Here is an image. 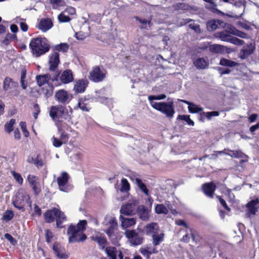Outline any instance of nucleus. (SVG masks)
<instances>
[{
    "label": "nucleus",
    "mask_w": 259,
    "mask_h": 259,
    "mask_svg": "<svg viewBox=\"0 0 259 259\" xmlns=\"http://www.w3.org/2000/svg\"><path fill=\"white\" fill-rule=\"evenodd\" d=\"M77 106L79 109L84 112H89L91 109L90 106H88V103L83 102L81 101H78Z\"/></svg>",
    "instance_id": "52"
},
{
    "label": "nucleus",
    "mask_w": 259,
    "mask_h": 259,
    "mask_svg": "<svg viewBox=\"0 0 259 259\" xmlns=\"http://www.w3.org/2000/svg\"><path fill=\"white\" fill-rule=\"evenodd\" d=\"M106 71L104 69H101L100 66H96L93 67L90 72L89 78L93 82H102L106 77Z\"/></svg>",
    "instance_id": "6"
},
{
    "label": "nucleus",
    "mask_w": 259,
    "mask_h": 259,
    "mask_svg": "<svg viewBox=\"0 0 259 259\" xmlns=\"http://www.w3.org/2000/svg\"><path fill=\"white\" fill-rule=\"evenodd\" d=\"M60 78L61 82L64 84L72 82L73 80V76L72 71L70 69L64 70L62 73Z\"/></svg>",
    "instance_id": "24"
},
{
    "label": "nucleus",
    "mask_w": 259,
    "mask_h": 259,
    "mask_svg": "<svg viewBox=\"0 0 259 259\" xmlns=\"http://www.w3.org/2000/svg\"><path fill=\"white\" fill-rule=\"evenodd\" d=\"M60 74V72H59L57 70L53 76H52L50 73H47L43 75H38L36 76L37 83L39 87H41L46 83L48 84V82L50 80H52L53 82L55 81H57L59 79Z\"/></svg>",
    "instance_id": "9"
},
{
    "label": "nucleus",
    "mask_w": 259,
    "mask_h": 259,
    "mask_svg": "<svg viewBox=\"0 0 259 259\" xmlns=\"http://www.w3.org/2000/svg\"><path fill=\"white\" fill-rule=\"evenodd\" d=\"M124 235L134 246L141 245L143 242L144 238L140 236L135 230H126Z\"/></svg>",
    "instance_id": "8"
},
{
    "label": "nucleus",
    "mask_w": 259,
    "mask_h": 259,
    "mask_svg": "<svg viewBox=\"0 0 259 259\" xmlns=\"http://www.w3.org/2000/svg\"><path fill=\"white\" fill-rule=\"evenodd\" d=\"M12 203L19 210H24L26 204H27L31 209L32 208V201L27 193L18 192L13 200Z\"/></svg>",
    "instance_id": "5"
},
{
    "label": "nucleus",
    "mask_w": 259,
    "mask_h": 259,
    "mask_svg": "<svg viewBox=\"0 0 259 259\" xmlns=\"http://www.w3.org/2000/svg\"><path fill=\"white\" fill-rule=\"evenodd\" d=\"M119 220L121 226L123 229H126L135 225L136 223V219L135 218H126L120 215Z\"/></svg>",
    "instance_id": "21"
},
{
    "label": "nucleus",
    "mask_w": 259,
    "mask_h": 259,
    "mask_svg": "<svg viewBox=\"0 0 259 259\" xmlns=\"http://www.w3.org/2000/svg\"><path fill=\"white\" fill-rule=\"evenodd\" d=\"M16 123L15 119H11L9 121L7 122L5 124V131L10 134L13 131V127Z\"/></svg>",
    "instance_id": "47"
},
{
    "label": "nucleus",
    "mask_w": 259,
    "mask_h": 259,
    "mask_svg": "<svg viewBox=\"0 0 259 259\" xmlns=\"http://www.w3.org/2000/svg\"><path fill=\"white\" fill-rule=\"evenodd\" d=\"M225 28H226V30L229 32L231 35H235L236 33L238 30L233 25L227 23H226Z\"/></svg>",
    "instance_id": "54"
},
{
    "label": "nucleus",
    "mask_w": 259,
    "mask_h": 259,
    "mask_svg": "<svg viewBox=\"0 0 259 259\" xmlns=\"http://www.w3.org/2000/svg\"><path fill=\"white\" fill-rule=\"evenodd\" d=\"M93 240L96 242L99 245V249L102 250H105L108 244L107 240L106 238L100 236H96L93 238Z\"/></svg>",
    "instance_id": "33"
},
{
    "label": "nucleus",
    "mask_w": 259,
    "mask_h": 259,
    "mask_svg": "<svg viewBox=\"0 0 259 259\" xmlns=\"http://www.w3.org/2000/svg\"><path fill=\"white\" fill-rule=\"evenodd\" d=\"M49 115L54 121L64 120L69 121L71 119L68 109L62 105L51 106Z\"/></svg>",
    "instance_id": "2"
},
{
    "label": "nucleus",
    "mask_w": 259,
    "mask_h": 259,
    "mask_svg": "<svg viewBox=\"0 0 259 259\" xmlns=\"http://www.w3.org/2000/svg\"><path fill=\"white\" fill-rule=\"evenodd\" d=\"M45 237H46V242L48 243H51L52 239L54 237L53 232L49 229H46L45 230Z\"/></svg>",
    "instance_id": "60"
},
{
    "label": "nucleus",
    "mask_w": 259,
    "mask_h": 259,
    "mask_svg": "<svg viewBox=\"0 0 259 259\" xmlns=\"http://www.w3.org/2000/svg\"><path fill=\"white\" fill-rule=\"evenodd\" d=\"M17 35L15 34H11L8 32L5 36V38L3 40V43L6 45L8 46L10 44V42L12 40L17 39Z\"/></svg>",
    "instance_id": "45"
},
{
    "label": "nucleus",
    "mask_w": 259,
    "mask_h": 259,
    "mask_svg": "<svg viewBox=\"0 0 259 259\" xmlns=\"http://www.w3.org/2000/svg\"><path fill=\"white\" fill-rule=\"evenodd\" d=\"M69 46L67 43H60L54 46V49L59 52L66 53L67 52Z\"/></svg>",
    "instance_id": "49"
},
{
    "label": "nucleus",
    "mask_w": 259,
    "mask_h": 259,
    "mask_svg": "<svg viewBox=\"0 0 259 259\" xmlns=\"http://www.w3.org/2000/svg\"><path fill=\"white\" fill-rule=\"evenodd\" d=\"M134 210V206L131 203L122 205L120 209V215L130 216L132 215Z\"/></svg>",
    "instance_id": "28"
},
{
    "label": "nucleus",
    "mask_w": 259,
    "mask_h": 259,
    "mask_svg": "<svg viewBox=\"0 0 259 259\" xmlns=\"http://www.w3.org/2000/svg\"><path fill=\"white\" fill-rule=\"evenodd\" d=\"M206 3H207L209 4L210 6L209 7L207 8L208 9L210 10V11L213 13H215L219 15L220 16H224L225 14L222 12L221 11L219 10L217 8V5L213 1V0H203Z\"/></svg>",
    "instance_id": "34"
},
{
    "label": "nucleus",
    "mask_w": 259,
    "mask_h": 259,
    "mask_svg": "<svg viewBox=\"0 0 259 259\" xmlns=\"http://www.w3.org/2000/svg\"><path fill=\"white\" fill-rule=\"evenodd\" d=\"M54 87L52 84L48 83L42 88L43 94L48 98L52 96L53 93Z\"/></svg>",
    "instance_id": "37"
},
{
    "label": "nucleus",
    "mask_w": 259,
    "mask_h": 259,
    "mask_svg": "<svg viewBox=\"0 0 259 259\" xmlns=\"http://www.w3.org/2000/svg\"><path fill=\"white\" fill-rule=\"evenodd\" d=\"M226 22L221 19H212L206 23V27L209 31H213L217 29L225 28Z\"/></svg>",
    "instance_id": "12"
},
{
    "label": "nucleus",
    "mask_w": 259,
    "mask_h": 259,
    "mask_svg": "<svg viewBox=\"0 0 259 259\" xmlns=\"http://www.w3.org/2000/svg\"><path fill=\"white\" fill-rule=\"evenodd\" d=\"M4 236L13 245H15L16 244L17 240L9 233H6Z\"/></svg>",
    "instance_id": "63"
},
{
    "label": "nucleus",
    "mask_w": 259,
    "mask_h": 259,
    "mask_svg": "<svg viewBox=\"0 0 259 259\" xmlns=\"http://www.w3.org/2000/svg\"><path fill=\"white\" fill-rule=\"evenodd\" d=\"M52 249L55 255L59 259H67L69 257L65 247L57 241L54 243Z\"/></svg>",
    "instance_id": "10"
},
{
    "label": "nucleus",
    "mask_w": 259,
    "mask_h": 259,
    "mask_svg": "<svg viewBox=\"0 0 259 259\" xmlns=\"http://www.w3.org/2000/svg\"><path fill=\"white\" fill-rule=\"evenodd\" d=\"M11 174L15 179V181L20 185H22L23 182V179L21 175L14 170L11 171Z\"/></svg>",
    "instance_id": "53"
},
{
    "label": "nucleus",
    "mask_w": 259,
    "mask_h": 259,
    "mask_svg": "<svg viewBox=\"0 0 259 259\" xmlns=\"http://www.w3.org/2000/svg\"><path fill=\"white\" fill-rule=\"evenodd\" d=\"M230 153L228 154V155L232 157L236 158H244V157H247V155L243 153L241 150H230Z\"/></svg>",
    "instance_id": "42"
},
{
    "label": "nucleus",
    "mask_w": 259,
    "mask_h": 259,
    "mask_svg": "<svg viewBox=\"0 0 259 259\" xmlns=\"http://www.w3.org/2000/svg\"><path fill=\"white\" fill-rule=\"evenodd\" d=\"M20 126H21L23 134L25 137H28L29 133L27 130L26 123L24 121H21L20 122Z\"/></svg>",
    "instance_id": "59"
},
{
    "label": "nucleus",
    "mask_w": 259,
    "mask_h": 259,
    "mask_svg": "<svg viewBox=\"0 0 259 259\" xmlns=\"http://www.w3.org/2000/svg\"><path fill=\"white\" fill-rule=\"evenodd\" d=\"M188 26L189 28L194 30L196 33H199L201 32V29L199 24H195L194 23H190Z\"/></svg>",
    "instance_id": "62"
},
{
    "label": "nucleus",
    "mask_w": 259,
    "mask_h": 259,
    "mask_svg": "<svg viewBox=\"0 0 259 259\" xmlns=\"http://www.w3.org/2000/svg\"><path fill=\"white\" fill-rule=\"evenodd\" d=\"M58 20L60 22L65 23L69 22L71 20L70 17L68 15H65L63 13H60L58 16Z\"/></svg>",
    "instance_id": "57"
},
{
    "label": "nucleus",
    "mask_w": 259,
    "mask_h": 259,
    "mask_svg": "<svg viewBox=\"0 0 259 259\" xmlns=\"http://www.w3.org/2000/svg\"><path fill=\"white\" fill-rule=\"evenodd\" d=\"M231 41V44L238 46H241L244 44V40L234 36L232 37Z\"/></svg>",
    "instance_id": "61"
},
{
    "label": "nucleus",
    "mask_w": 259,
    "mask_h": 259,
    "mask_svg": "<svg viewBox=\"0 0 259 259\" xmlns=\"http://www.w3.org/2000/svg\"><path fill=\"white\" fill-rule=\"evenodd\" d=\"M29 184L32 188L35 195L37 196L41 191L40 187L38 186L37 183L35 181V177L28 175L27 177Z\"/></svg>",
    "instance_id": "26"
},
{
    "label": "nucleus",
    "mask_w": 259,
    "mask_h": 259,
    "mask_svg": "<svg viewBox=\"0 0 259 259\" xmlns=\"http://www.w3.org/2000/svg\"><path fill=\"white\" fill-rule=\"evenodd\" d=\"M219 64L223 66L234 67L237 66L238 63L234 61L222 58L220 61Z\"/></svg>",
    "instance_id": "35"
},
{
    "label": "nucleus",
    "mask_w": 259,
    "mask_h": 259,
    "mask_svg": "<svg viewBox=\"0 0 259 259\" xmlns=\"http://www.w3.org/2000/svg\"><path fill=\"white\" fill-rule=\"evenodd\" d=\"M55 96L56 100L62 104H67L71 100L67 92L64 90H60L56 92Z\"/></svg>",
    "instance_id": "15"
},
{
    "label": "nucleus",
    "mask_w": 259,
    "mask_h": 259,
    "mask_svg": "<svg viewBox=\"0 0 259 259\" xmlns=\"http://www.w3.org/2000/svg\"><path fill=\"white\" fill-rule=\"evenodd\" d=\"M69 178V175L66 171L62 172L60 176L58 177L57 181L59 189L60 191L64 192H68L72 189V186L69 185L68 183Z\"/></svg>",
    "instance_id": "7"
},
{
    "label": "nucleus",
    "mask_w": 259,
    "mask_h": 259,
    "mask_svg": "<svg viewBox=\"0 0 259 259\" xmlns=\"http://www.w3.org/2000/svg\"><path fill=\"white\" fill-rule=\"evenodd\" d=\"M164 236V234L163 233L159 235L153 234L152 236L153 245L156 246L162 242L163 241Z\"/></svg>",
    "instance_id": "39"
},
{
    "label": "nucleus",
    "mask_w": 259,
    "mask_h": 259,
    "mask_svg": "<svg viewBox=\"0 0 259 259\" xmlns=\"http://www.w3.org/2000/svg\"><path fill=\"white\" fill-rule=\"evenodd\" d=\"M67 234L69 237V243L83 242L87 238L84 233H80L76 229V226L72 224L69 226L67 230Z\"/></svg>",
    "instance_id": "4"
},
{
    "label": "nucleus",
    "mask_w": 259,
    "mask_h": 259,
    "mask_svg": "<svg viewBox=\"0 0 259 259\" xmlns=\"http://www.w3.org/2000/svg\"><path fill=\"white\" fill-rule=\"evenodd\" d=\"M177 119L185 121L189 125L193 126L194 125V122L191 119L189 115H179L177 117Z\"/></svg>",
    "instance_id": "46"
},
{
    "label": "nucleus",
    "mask_w": 259,
    "mask_h": 259,
    "mask_svg": "<svg viewBox=\"0 0 259 259\" xmlns=\"http://www.w3.org/2000/svg\"><path fill=\"white\" fill-rule=\"evenodd\" d=\"M60 55L58 52H54L50 56L49 64V70L55 72L60 63Z\"/></svg>",
    "instance_id": "14"
},
{
    "label": "nucleus",
    "mask_w": 259,
    "mask_h": 259,
    "mask_svg": "<svg viewBox=\"0 0 259 259\" xmlns=\"http://www.w3.org/2000/svg\"><path fill=\"white\" fill-rule=\"evenodd\" d=\"M89 83L88 80L86 78L78 79L76 81L73 90L76 93H82L85 91Z\"/></svg>",
    "instance_id": "16"
},
{
    "label": "nucleus",
    "mask_w": 259,
    "mask_h": 259,
    "mask_svg": "<svg viewBox=\"0 0 259 259\" xmlns=\"http://www.w3.org/2000/svg\"><path fill=\"white\" fill-rule=\"evenodd\" d=\"M246 3L247 2L245 0H235L234 1L232 2L231 4H232L236 8L240 10V14L239 15H230L225 14L224 16L226 15L229 17L236 19L240 18L244 12Z\"/></svg>",
    "instance_id": "13"
},
{
    "label": "nucleus",
    "mask_w": 259,
    "mask_h": 259,
    "mask_svg": "<svg viewBox=\"0 0 259 259\" xmlns=\"http://www.w3.org/2000/svg\"><path fill=\"white\" fill-rule=\"evenodd\" d=\"M57 214L56 215V226L58 228H64V226H62L63 222L66 221V217L64 213L60 210L57 208Z\"/></svg>",
    "instance_id": "27"
},
{
    "label": "nucleus",
    "mask_w": 259,
    "mask_h": 259,
    "mask_svg": "<svg viewBox=\"0 0 259 259\" xmlns=\"http://www.w3.org/2000/svg\"><path fill=\"white\" fill-rule=\"evenodd\" d=\"M104 251L107 255V257H103L102 259H117L118 250L115 246H107Z\"/></svg>",
    "instance_id": "23"
},
{
    "label": "nucleus",
    "mask_w": 259,
    "mask_h": 259,
    "mask_svg": "<svg viewBox=\"0 0 259 259\" xmlns=\"http://www.w3.org/2000/svg\"><path fill=\"white\" fill-rule=\"evenodd\" d=\"M156 223H151L148 224L145 228V231L147 235L150 236L152 234H155V227L157 226Z\"/></svg>",
    "instance_id": "43"
},
{
    "label": "nucleus",
    "mask_w": 259,
    "mask_h": 259,
    "mask_svg": "<svg viewBox=\"0 0 259 259\" xmlns=\"http://www.w3.org/2000/svg\"><path fill=\"white\" fill-rule=\"evenodd\" d=\"M14 217V213L12 210H7L3 214L2 220L6 222H9Z\"/></svg>",
    "instance_id": "44"
},
{
    "label": "nucleus",
    "mask_w": 259,
    "mask_h": 259,
    "mask_svg": "<svg viewBox=\"0 0 259 259\" xmlns=\"http://www.w3.org/2000/svg\"><path fill=\"white\" fill-rule=\"evenodd\" d=\"M194 66L197 69L204 70L208 68L209 66V62L207 58H204L203 57H198L193 61Z\"/></svg>",
    "instance_id": "20"
},
{
    "label": "nucleus",
    "mask_w": 259,
    "mask_h": 259,
    "mask_svg": "<svg viewBox=\"0 0 259 259\" xmlns=\"http://www.w3.org/2000/svg\"><path fill=\"white\" fill-rule=\"evenodd\" d=\"M18 82L14 81L9 77H5L3 81V89L5 92L8 91L10 88H15L18 86Z\"/></svg>",
    "instance_id": "29"
},
{
    "label": "nucleus",
    "mask_w": 259,
    "mask_h": 259,
    "mask_svg": "<svg viewBox=\"0 0 259 259\" xmlns=\"http://www.w3.org/2000/svg\"><path fill=\"white\" fill-rule=\"evenodd\" d=\"M104 92V90L102 89L99 91L96 92V94L94 96V98L95 99V100L98 102L104 103L108 98L102 95Z\"/></svg>",
    "instance_id": "40"
},
{
    "label": "nucleus",
    "mask_w": 259,
    "mask_h": 259,
    "mask_svg": "<svg viewBox=\"0 0 259 259\" xmlns=\"http://www.w3.org/2000/svg\"><path fill=\"white\" fill-rule=\"evenodd\" d=\"M168 102H159L153 103L152 107L155 110L164 114L167 118H172L175 113L174 101L171 98H168Z\"/></svg>",
    "instance_id": "3"
},
{
    "label": "nucleus",
    "mask_w": 259,
    "mask_h": 259,
    "mask_svg": "<svg viewBox=\"0 0 259 259\" xmlns=\"http://www.w3.org/2000/svg\"><path fill=\"white\" fill-rule=\"evenodd\" d=\"M226 47L219 44H212L209 46V50L214 54H224Z\"/></svg>",
    "instance_id": "31"
},
{
    "label": "nucleus",
    "mask_w": 259,
    "mask_h": 259,
    "mask_svg": "<svg viewBox=\"0 0 259 259\" xmlns=\"http://www.w3.org/2000/svg\"><path fill=\"white\" fill-rule=\"evenodd\" d=\"M51 140H52L53 146L55 147H57V148L60 147L63 144L62 142L60 140L57 139V138L55 137L54 136L52 138Z\"/></svg>",
    "instance_id": "64"
},
{
    "label": "nucleus",
    "mask_w": 259,
    "mask_h": 259,
    "mask_svg": "<svg viewBox=\"0 0 259 259\" xmlns=\"http://www.w3.org/2000/svg\"><path fill=\"white\" fill-rule=\"evenodd\" d=\"M175 8L176 10H184V11H188L190 10V6L184 3H176L175 5Z\"/></svg>",
    "instance_id": "51"
},
{
    "label": "nucleus",
    "mask_w": 259,
    "mask_h": 259,
    "mask_svg": "<svg viewBox=\"0 0 259 259\" xmlns=\"http://www.w3.org/2000/svg\"><path fill=\"white\" fill-rule=\"evenodd\" d=\"M133 181L135 182V183L137 185L139 189L146 196L149 195V191L146 185L144 184L141 179L139 178L136 177L133 179Z\"/></svg>",
    "instance_id": "30"
},
{
    "label": "nucleus",
    "mask_w": 259,
    "mask_h": 259,
    "mask_svg": "<svg viewBox=\"0 0 259 259\" xmlns=\"http://www.w3.org/2000/svg\"><path fill=\"white\" fill-rule=\"evenodd\" d=\"M258 204L259 198L258 197L251 200L246 204L247 208L246 210V214L248 217L255 214L258 209V207L257 206Z\"/></svg>",
    "instance_id": "11"
},
{
    "label": "nucleus",
    "mask_w": 259,
    "mask_h": 259,
    "mask_svg": "<svg viewBox=\"0 0 259 259\" xmlns=\"http://www.w3.org/2000/svg\"><path fill=\"white\" fill-rule=\"evenodd\" d=\"M53 26L52 21L50 18H42L38 24V28L42 32H46Z\"/></svg>",
    "instance_id": "19"
},
{
    "label": "nucleus",
    "mask_w": 259,
    "mask_h": 259,
    "mask_svg": "<svg viewBox=\"0 0 259 259\" xmlns=\"http://www.w3.org/2000/svg\"><path fill=\"white\" fill-rule=\"evenodd\" d=\"M137 213L139 218L144 221H147L150 217V210L144 205H140L137 207Z\"/></svg>",
    "instance_id": "17"
},
{
    "label": "nucleus",
    "mask_w": 259,
    "mask_h": 259,
    "mask_svg": "<svg viewBox=\"0 0 259 259\" xmlns=\"http://www.w3.org/2000/svg\"><path fill=\"white\" fill-rule=\"evenodd\" d=\"M34 164L38 168L41 167L44 165V162L40 157L39 154L37 155L35 158Z\"/></svg>",
    "instance_id": "58"
},
{
    "label": "nucleus",
    "mask_w": 259,
    "mask_h": 259,
    "mask_svg": "<svg viewBox=\"0 0 259 259\" xmlns=\"http://www.w3.org/2000/svg\"><path fill=\"white\" fill-rule=\"evenodd\" d=\"M155 212L157 214H167L168 210L166 207L163 204H157L155 207Z\"/></svg>",
    "instance_id": "41"
},
{
    "label": "nucleus",
    "mask_w": 259,
    "mask_h": 259,
    "mask_svg": "<svg viewBox=\"0 0 259 259\" xmlns=\"http://www.w3.org/2000/svg\"><path fill=\"white\" fill-rule=\"evenodd\" d=\"M130 190V184L125 178H122L121 180V187L119 190L122 193H127Z\"/></svg>",
    "instance_id": "38"
},
{
    "label": "nucleus",
    "mask_w": 259,
    "mask_h": 259,
    "mask_svg": "<svg viewBox=\"0 0 259 259\" xmlns=\"http://www.w3.org/2000/svg\"><path fill=\"white\" fill-rule=\"evenodd\" d=\"M29 48L33 55L36 58L45 54L50 49L48 39L41 36L32 38L29 43Z\"/></svg>",
    "instance_id": "1"
},
{
    "label": "nucleus",
    "mask_w": 259,
    "mask_h": 259,
    "mask_svg": "<svg viewBox=\"0 0 259 259\" xmlns=\"http://www.w3.org/2000/svg\"><path fill=\"white\" fill-rule=\"evenodd\" d=\"M134 18L137 21L139 22L140 23L144 25H146L148 24L149 27L151 25V19H146L145 18H141L139 16H134Z\"/></svg>",
    "instance_id": "55"
},
{
    "label": "nucleus",
    "mask_w": 259,
    "mask_h": 259,
    "mask_svg": "<svg viewBox=\"0 0 259 259\" xmlns=\"http://www.w3.org/2000/svg\"><path fill=\"white\" fill-rule=\"evenodd\" d=\"M202 189L203 193L208 197L212 198L216 189V185L211 182L206 183L202 185Z\"/></svg>",
    "instance_id": "18"
},
{
    "label": "nucleus",
    "mask_w": 259,
    "mask_h": 259,
    "mask_svg": "<svg viewBox=\"0 0 259 259\" xmlns=\"http://www.w3.org/2000/svg\"><path fill=\"white\" fill-rule=\"evenodd\" d=\"M216 36L222 41L230 43L231 41V40L233 37L226 30L217 33Z\"/></svg>",
    "instance_id": "32"
},
{
    "label": "nucleus",
    "mask_w": 259,
    "mask_h": 259,
    "mask_svg": "<svg viewBox=\"0 0 259 259\" xmlns=\"http://www.w3.org/2000/svg\"><path fill=\"white\" fill-rule=\"evenodd\" d=\"M87 225V221L85 220H80L77 224L76 226V229H77L80 233H83L86 229V226Z\"/></svg>",
    "instance_id": "50"
},
{
    "label": "nucleus",
    "mask_w": 259,
    "mask_h": 259,
    "mask_svg": "<svg viewBox=\"0 0 259 259\" xmlns=\"http://www.w3.org/2000/svg\"><path fill=\"white\" fill-rule=\"evenodd\" d=\"M166 98V96L164 94H161L157 95H149L148 99L149 101L150 104L152 107L153 103H158V102H154V100H164Z\"/></svg>",
    "instance_id": "36"
},
{
    "label": "nucleus",
    "mask_w": 259,
    "mask_h": 259,
    "mask_svg": "<svg viewBox=\"0 0 259 259\" xmlns=\"http://www.w3.org/2000/svg\"><path fill=\"white\" fill-rule=\"evenodd\" d=\"M188 111L191 113H197L199 112H201L203 110V108L194 103H193L191 105L190 107H188Z\"/></svg>",
    "instance_id": "48"
},
{
    "label": "nucleus",
    "mask_w": 259,
    "mask_h": 259,
    "mask_svg": "<svg viewBox=\"0 0 259 259\" xmlns=\"http://www.w3.org/2000/svg\"><path fill=\"white\" fill-rule=\"evenodd\" d=\"M220 114L218 111H212L208 112H204L203 115L206 116V118L208 120H210L213 116H218Z\"/></svg>",
    "instance_id": "56"
},
{
    "label": "nucleus",
    "mask_w": 259,
    "mask_h": 259,
    "mask_svg": "<svg viewBox=\"0 0 259 259\" xmlns=\"http://www.w3.org/2000/svg\"><path fill=\"white\" fill-rule=\"evenodd\" d=\"M57 208L54 207L51 209L48 210L44 214L45 222L47 223H51L55 221L57 214Z\"/></svg>",
    "instance_id": "25"
},
{
    "label": "nucleus",
    "mask_w": 259,
    "mask_h": 259,
    "mask_svg": "<svg viewBox=\"0 0 259 259\" xmlns=\"http://www.w3.org/2000/svg\"><path fill=\"white\" fill-rule=\"evenodd\" d=\"M246 48L241 50V58L245 59L252 54L255 49L254 43H250L246 46Z\"/></svg>",
    "instance_id": "22"
}]
</instances>
